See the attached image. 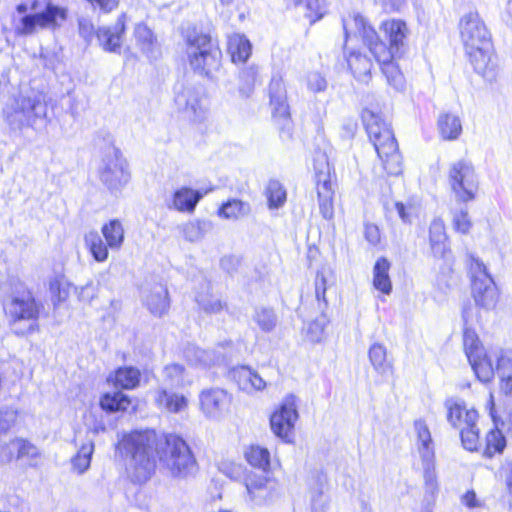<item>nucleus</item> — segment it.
<instances>
[{"label": "nucleus", "instance_id": "obj_1", "mask_svg": "<svg viewBox=\"0 0 512 512\" xmlns=\"http://www.w3.org/2000/svg\"><path fill=\"white\" fill-rule=\"evenodd\" d=\"M130 457L133 480L146 482L156 465L155 456L175 477H187L196 471V460L186 441L176 434L157 433L152 429L134 430L120 442Z\"/></svg>", "mask_w": 512, "mask_h": 512}, {"label": "nucleus", "instance_id": "obj_2", "mask_svg": "<svg viewBox=\"0 0 512 512\" xmlns=\"http://www.w3.org/2000/svg\"><path fill=\"white\" fill-rule=\"evenodd\" d=\"M353 22L357 33L381 66L388 85L396 91L404 90L405 78L394 59L403 52L408 35L406 23L396 19L383 22L380 27L383 39L363 16H355Z\"/></svg>", "mask_w": 512, "mask_h": 512}, {"label": "nucleus", "instance_id": "obj_3", "mask_svg": "<svg viewBox=\"0 0 512 512\" xmlns=\"http://www.w3.org/2000/svg\"><path fill=\"white\" fill-rule=\"evenodd\" d=\"M362 120L384 170L389 175H399L402 171V158L390 126L380 115L369 109L363 110Z\"/></svg>", "mask_w": 512, "mask_h": 512}, {"label": "nucleus", "instance_id": "obj_4", "mask_svg": "<svg viewBox=\"0 0 512 512\" xmlns=\"http://www.w3.org/2000/svg\"><path fill=\"white\" fill-rule=\"evenodd\" d=\"M38 1L33 0L30 6L20 3L16 6V14L12 17V26L17 36H29L38 29L55 30L67 18V10L48 3L44 10L36 12Z\"/></svg>", "mask_w": 512, "mask_h": 512}, {"label": "nucleus", "instance_id": "obj_5", "mask_svg": "<svg viewBox=\"0 0 512 512\" xmlns=\"http://www.w3.org/2000/svg\"><path fill=\"white\" fill-rule=\"evenodd\" d=\"M186 53L192 69L207 77L217 71L221 65V50L212 42L209 35L196 28H187L184 33Z\"/></svg>", "mask_w": 512, "mask_h": 512}, {"label": "nucleus", "instance_id": "obj_6", "mask_svg": "<svg viewBox=\"0 0 512 512\" xmlns=\"http://www.w3.org/2000/svg\"><path fill=\"white\" fill-rule=\"evenodd\" d=\"M46 113L44 96L34 90L21 92L5 111L6 122L14 132L35 128L37 122L46 117Z\"/></svg>", "mask_w": 512, "mask_h": 512}, {"label": "nucleus", "instance_id": "obj_7", "mask_svg": "<svg viewBox=\"0 0 512 512\" xmlns=\"http://www.w3.org/2000/svg\"><path fill=\"white\" fill-rule=\"evenodd\" d=\"M12 289L10 300L5 304V311L12 323L19 321H30L26 330H15L17 335L32 334L38 331L37 319L40 313L41 304H39L32 292L18 278L9 279Z\"/></svg>", "mask_w": 512, "mask_h": 512}, {"label": "nucleus", "instance_id": "obj_8", "mask_svg": "<svg viewBox=\"0 0 512 512\" xmlns=\"http://www.w3.org/2000/svg\"><path fill=\"white\" fill-rule=\"evenodd\" d=\"M175 104L196 123L204 122L209 114L208 99L201 85L178 83L175 88Z\"/></svg>", "mask_w": 512, "mask_h": 512}, {"label": "nucleus", "instance_id": "obj_9", "mask_svg": "<svg viewBox=\"0 0 512 512\" xmlns=\"http://www.w3.org/2000/svg\"><path fill=\"white\" fill-rule=\"evenodd\" d=\"M470 272L472 274V294L477 306L486 310L496 306L498 292L486 265L477 257L470 256Z\"/></svg>", "mask_w": 512, "mask_h": 512}, {"label": "nucleus", "instance_id": "obj_10", "mask_svg": "<svg viewBox=\"0 0 512 512\" xmlns=\"http://www.w3.org/2000/svg\"><path fill=\"white\" fill-rule=\"evenodd\" d=\"M448 182L458 201L468 202L475 198L478 179L471 162L462 159L452 163L448 172Z\"/></svg>", "mask_w": 512, "mask_h": 512}, {"label": "nucleus", "instance_id": "obj_11", "mask_svg": "<svg viewBox=\"0 0 512 512\" xmlns=\"http://www.w3.org/2000/svg\"><path fill=\"white\" fill-rule=\"evenodd\" d=\"M100 180L111 191L119 190L130 180L127 162L116 147H109L105 151L99 167Z\"/></svg>", "mask_w": 512, "mask_h": 512}, {"label": "nucleus", "instance_id": "obj_12", "mask_svg": "<svg viewBox=\"0 0 512 512\" xmlns=\"http://www.w3.org/2000/svg\"><path fill=\"white\" fill-rule=\"evenodd\" d=\"M460 36L465 50L492 48L491 33L476 11L463 15L459 22Z\"/></svg>", "mask_w": 512, "mask_h": 512}, {"label": "nucleus", "instance_id": "obj_13", "mask_svg": "<svg viewBox=\"0 0 512 512\" xmlns=\"http://www.w3.org/2000/svg\"><path fill=\"white\" fill-rule=\"evenodd\" d=\"M297 419L296 397L290 394L283 399L279 409L271 415V430L278 438L289 442Z\"/></svg>", "mask_w": 512, "mask_h": 512}, {"label": "nucleus", "instance_id": "obj_14", "mask_svg": "<svg viewBox=\"0 0 512 512\" xmlns=\"http://www.w3.org/2000/svg\"><path fill=\"white\" fill-rule=\"evenodd\" d=\"M329 479L323 471H313L307 479V495L311 512H328L330 509Z\"/></svg>", "mask_w": 512, "mask_h": 512}, {"label": "nucleus", "instance_id": "obj_15", "mask_svg": "<svg viewBox=\"0 0 512 512\" xmlns=\"http://www.w3.org/2000/svg\"><path fill=\"white\" fill-rule=\"evenodd\" d=\"M199 398L202 412L211 419H219L231 402L229 394L220 388L203 390Z\"/></svg>", "mask_w": 512, "mask_h": 512}, {"label": "nucleus", "instance_id": "obj_16", "mask_svg": "<svg viewBox=\"0 0 512 512\" xmlns=\"http://www.w3.org/2000/svg\"><path fill=\"white\" fill-rule=\"evenodd\" d=\"M447 411L446 419L448 423L459 431L466 426H471L478 420V412L470 408L468 409L465 402L458 398H448L444 402Z\"/></svg>", "mask_w": 512, "mask_h": 512}, {"label": "nucleus", "instance_id": "obj_17", "mask_svg": "<svg viewBox=\"0 0 512 512\" xmlns=\"http://www.w3.org/2000/svg\"><path fill=\"white\" fill-rule=\"evenodd\" d=\"M141 298L150 313L158 317L164 315L170 307L168 290L162 283H147L142 288Z\"/></svg>", "mask_w": 512, "mask_h": 512}, {"label": "nucleus", "instance_id": "obj_18", "mask_svg": "<svg viewBox=\"0 0 512 512\" xmlns=\"http://www.w3.org/2000/svg\"><path fill=\"white\" fill-rule=\"evenodd\" d=\"M475 72L481 75L487 82L492 83L497 77L496 57L492 48H477L466 51Z\"/></svg>", "mask_w": 512, "mask_h": 512}, {"label": "nucleus", "instance_id": "obj_19", "mask_svg": "<svg viewBox=\"0 0 512 512\" xmlns=\"http://www.w3.org/2000/svg\"><path fill=\"white\" fill-rule=\"evenodd\" d=\"M126 15L121 14L113 26L101 27L96 32L99 45L106 52L120 53L125 33Z\"/></svg>", "mask_w": 512, "mask_h": 512}, {"label": "nucleus", "instance_id": "obj_20", "mask_svg": "<svg viewBox=\"0 0 512 512\" xmlns=\"http://www.w3.org/2000/svg\"><path fill=\"white\" fill-rule=\"evenodd\" d=\"M245 486L249 498L257 505L270 502L275 494V483L264 475H248Z\"/></svg>", "mask_w": 512, "mask_h": 512}, {"label": "nucleus", "instance_id": "obj_21", "mask_svg": "<svg viewBox=\"0 0 512 512\" xmlns=\"http://www.w3.org/2000/svg\"><path fill=\"white\" fill-rule=\"evenodd\" d=\"M488 406L489 414L494 422L495 429H492L486 436L485 455L492 457L495 453H502L506 447V439L499 427H505L507 425V428L509 429V425L508 417L506 418V421H504L496 415L492 394L489 396Z\"/></svg>", "mask_w": 512, "mask_h": 512}, {"label": "nucleus", "instance_id": "obj_22", "mask_svg": "<svg viewBox=\"0 0 512 512\" xmlns=\"http://www.w3.org/2000/svg\"><path fill=\"white\" fill-rule=\"evenodd\" d=\"M317 195L319 202V210L325 219H331L334 215L333 184L329 177V172L316 173Z\"/></svg>", "mask_w": 512, "mask_h": 512}, {"label": "nucleus", "instance_id": "obj_23", "mask_svg": "<svg viewBox=\"0 0 512 512\" xmlns=\"http://www.w3.org/2000/svg\"><path fill=\"white\" fill-rule=\"evenodd\" d=\"M203 193L199 190H194L189 187H181L177 189L167 201L168 209H173L179 212L192 213L194 212L197 204L203 198Z\"/></svg>", "mask_w": 512, "mask_h": 512}, {"label": "nucleus", "instance_id": "obj_24", "mask_svg": "<svg viewBox=\"0 0 512 512\" xmlns=\"http://www.w3.org/2000/svg\"><path fill=\"white\" fill-rule=\"evenodd\" d=\"M230 376L239 389L247 393L261 391L267 385L266 381L255 370L247 366L233 368Z\"/></svg>", "mask_w": 512, "mask_h": 512}, {"label": "nucleus", "instance_id": "obj_25", "mask_svg": "<svg viewBox=\"0 0 512 512\" xmlns=\"http://www.w3.org/2000/svg\"><path fill=\"white\" fill-rule=\"evenodd\" d=\"M268 93L273 115L286 119L289 116V106L286 87L281 76L274 75L271 78Z\"/></svg>", "mask_w": 512, "mask_h": 512}, {"label": "nucleus", "instance_id": "obj_26", "mask_svg": "<svg viewBox=\"0 0 512 512\" xmlns=\"http://www.w3.org/2000/svg\"><path fill=\"white\" fill-rule=\"evenodd\" d=\"M183 354L190 364L203 368L220 364L224 361V355L222 353L214 349L204 350L192 344L185 347Z\"/></svg>", "mask_w": 512, "mask_h": 512}, {"label": "nucleus", "instance_id": "obj_27", "mask_svg": "<svg viewBox=\"0 0 512 512\" xmlns=\"http://www.w3.org/2000/svg\"><path fill=\"white\" fill-rule=\"evenodd\" d=\"M472 310V307L469 305L464 307L462 312V318L465 325L463 332V346L468 360L474 359L475 355L481 354L485 351L477 333L468 327L469 323L472 322Z\"/></svg>", "mask_w": 512, "mask_h": 512}, {"label": "nucleus", "instance_id": "obj_28", "mask_svg": "<svg viewBox=\"0 0 512 512\" xmlns=\"http://www.w3.org/2000/svg\"><path fill=\"white\" fill-rule=\"evenodd\" d=\"M134 36L137 45L149 59H157L160 55L159 45L152 31L144 24L135 26Z\"/></svg>", "mask_w": 512, "mask_h": 512}, {"label": "nucleus", "instance_id": "obj_29", "mask_svg": "<svg viewBox=\"0 0 512 512\" xmlns=\"http://www.w3.org/2000/svg\"><path fill=\"white\" fill-rule=\"evenodd\" d=\"M348 66L354 77L363 83H368L371 79L372 61L360 52H352L347 58Z\"/></svg>", "mask_w": 512, "mask_h": 512}, {"label": "nucleus", "instance_id": "obj_30", "mask_svg": "<svg viewBox=\"0 0 512 512\" xmlns=\"http://www.w3.org/2000/svg\"><path fill=\"white\" fill-rule=\"evenodd\" d=\"M429 242L435 257H443L447 250V235L443 220L434 219L429 227Z\"/></svg>", "mask_w": 512, "mask_h": 512}, {"label": "nucleus", "instance_id": "obj_31", "mask_svg": "<svg viewBox=\"0 0 512 512\" xmlns=\"http://www.w3.org/2000/svg\"><path fill=\"white\" fill-rule=\"evenodd\" d=\"M493 350L488 354L482 352L475 355L474 359H469V363L479 381L487 383L490 382L496 370L492 364Z\"/></svg>", "mask_w": 512, "mask_h": 512}, {"label": "nucleus", "instance_id": "obj_32", "mask_svg": "<svg viewBox=\"0 0 512 512\" xmlns=\"http://www.w3.org/2000/svg\"><path fill=\"white\" fill-rule=\"evenodd\" d=\"M252 45L241 34H233L228 38V51L234 63H245L251 55Z\"/></svg>", "mask_w": 512, "mask_h": 512}, {"label": "nucleus", "instance_id": "obj_33", "mask_svg": "<svg viewBox=\"0 0 512 512\" xmlns=\"http://www.w3.org/2000/svg\"><path fill=\"white\" fill-rule=\"evenodd\" d=\"M155 401L159 407H163L172 413H178L187 406L185 396L169 392L166 388H159L156 391Z\"/></svg>", "mask_w": 512, "mask_h": 512}, {"label": "nucleus", "instance_id": "obj_34", "mask_svg": "<svg viewBox=\"0 0 512 512\" xmlns=\"http://www.w3.org/2000/svg\"><path fill=\"white\" fill-rule=\"evenodd\" d=\"M390 262L381 257L377 259L373 267V286L383 294H390L392 283L389 277Z\"/></svg>", "mask_w": 512, "mask_h": 512}, {"label": "nucleus", "instance_id": "obj_35", "mask_svg": "<svg viewBox=\"0 0 512 512\" xmlns=\"http://www.w3.org/2000/svg\"><path fill=\"white\" fill-rule=\"evenodd\" d=\"M250 213V204L239 199H229L218 209V216L227 220H238L248 216Z\"/></svg>", "mask_w": 512, "mask_h": 512}, {"label": "nucleus", "instance_id": "obj_36", "mask_svg": "<svg viewBox=\"0 0 512 512\" xmlns=\"http://www.w3.org/2000/svg\"><path fill=\"white\" fill-rule=\"evenodd\" d=\"M213 229V224L209 220H192L181 226V232L185 240L189 242H198Z\"/></svg>", "mask_w": 512, "mask_h": 512}, {"label": "nucleus", "instance_id": "obj_37", "mask_svg": "<svg viewBox=\"0 0 512 512\" xmlns=\"http://www.w3.org/2000/svg\"><path fill=\"white\" fill-rule=\"evenodd\" d=\"M141 379V372L139 369L132 366L120 367L115 371L114 384L122 389H134L136 388Z\"/></svg>", "mask_w": 512, "mask_h": 512}, {"label": "nucleus", "instance_id": "obj_38", "mask_svg": "<svg viewBox=\"0 0 512 512\" xmlns=\"http://www.w3.org/2000/svg\"><path fill=\"white\" fill-rule=\"evenodd\" d=\"M368 356L377 373L384 375L391 371L392 363L387 359V350L384 345L374 343L369 349Z\"/></svg>", "mask_w": 512, "mask_h": 512}, {"label": "nucleus", "instance_id": "obj_39", "mask_svg": "<svg viewBox=\"0 0 512 512\" xmlns=\"http://www.w3.org/2000/svg\"><path fill=\"white\" fill-rule=\"evenodd\" d=\"M438 128L445 140H455L462 132V125L459 117L452 114L440 115Z\"/></svg>", "mask_w": 512, "mask_h": 512}, {"label": "nucleus", "instance_id": "obj_40", "mask_svg": "<svg viewBox=\"0 0 512 512\" xmlns=\"http://www.w3.org/2000/svg\"><path fill=\"white\" fill-rule=\"evenodd\" d=\"M187 382L185 369L182 365L169 364L164 367L163 384L167 390L183 387Z\"/></svg>", "mask_w": 512, "mask_h": 512}, {"label": "nucleus", "instance_id": "obj_41", "mask_svg": "<svg viewBox=\"0 0 512 512\" xmlns=\"http://www.w3.org/2000/svg\"><path fill=\"white\" fill-rule=\"evenodd\" d=\"M101 232L108 247L111 249H119L121 247L124 241V229L119 220H110L102 226Z\"/></svg>", "mask_w": 512, "mask_h": 512}, {"label": "nucleus", "instance_id": "obj_42", "mask_svg": "<svg viewBox=\"0 0 512 512\" xmlns=\"http://www.w3.org/2000/svg\"><path fill=\"white\" fill-rule=\"evenodd\" d=\"M130 404V398L122 392L106 393L100 399L101 408L107 412L126 411Z\"/></svg>", "mask_w": 512, "mask_h": 512}, {"label": "nucleus", "instance_id": "obj_43", "mask_svg": "<svg viewBox=\"0 0 512 512\" xmlns=\"http://www.w3.org/2000/svg\"><path fill=\"white\" fill-rule=\"evenodd\" d=\"M245 458L251 466L262 472H267L270 467V452L264 447L251 446L245 452Z\"/></svg>", "mask_w": 512, "mask_h": 512}, {"label": "nucleus", "instance_id": "obj_44", "mask_svg": "<svg viewBox=\"0 0 512 512\" xmlns=\"http://www.w3.org/2000/svg\"><path fill=\"white\" fill-rule=\"evenodd\" d=\"M85 243L90 253L97 262H104L108 258L107 246L98 232L90 231L85 235Z\"/></svg>", "mask_w": 512, "mask_h": 512}, {"label": "nucleus", "instance_id": "obj_45", "mask_svg": "<svg viewBox=\"0 0 512 512\" xmlns=\"http://www.w3.org/2000/svg\"><path fill=\"white\" fill-rule=\"evenodd\" d=\"M254 322L263 332H271L275 329L278 318L272 308L259 307L255 309L253 315Z\"/></svg>", "mask_w": 512, "mask_h": 512}, {"label": "nucleus", "instance_id": "obj_46", "mask_svg": "<svg viewBox=\"0 0 512 512\" xmlns=\"http://www.w3.org/2000/svg\"><path fill=\"white\" fill-rule=\"evenodd\" d=\"M195 300L199 307L207 314H218L227 309L226 303L222 302L219 298L214 297L208 293H199L195 296Z\"/></svg>", "mask_w": 512, "mask_h": 512}, {"label": "nucleus", "instance_id": "obj_47", "mask_svg": "<svg viewBox=\"0 0 512 512\" xmlns=\"http://www.w3.org/2000/svg\"><path fill=\"white\" fill-rule=\"evenodd\" d=\"M295 3L306 8L305 16L311 23L320 20L326 13V0H295Z\"/></svg>", "mask_w": 512, "mask_h": 512}, {"label": "nucleus", "instance_id": "obj_48", "mask_svg": "<svg viewBox=\"0 0 512 512\" xmlns=\"http://www.w3.org/2000/svg\"><path fill=\"white\" fill-rule=\"evenodd\" d=\"M266 192L270 208H279L285 203L286 191L278 180H270Z\"/></svg>", "mask_w": 512, "mask_h": 512}, {"label": "nucleus", "instance_id": "obj_49", "mask_svg": "<svg viewBox=\"0 0 512 512\" xmlns=\"http://www.w3.org/2000/svg\"><path fill=\"white\" fill-rule=\"evenodd\" d=\"M93 450L94 444L92 442L83 444L77 455L72 459V466L78 473L81 474L89 468Z\"/></svg>", "mask_w": 512, "mask_h": 512}, {"label": "nucleus", "instance_id": "obj_50", "mask_svg": "<svg viewBox=\"0 0 512 512\" xmlns=\"http://www.w3.org/2000/svg\"><path fill=\"white\" fill-rule=\"evenodd\" d=\"M494 358L496 359V371L500 377H505L506 374H512V350L496 349L493 350Z\"/></svg>", "mask_w": 512, "mask_h": 512}, {"label": "nucleus", "instance_id": "obj_51", "mask_svg": "<svg viewBox=\"0 0 512 512\" xmlns=\"http://www.w3.org/2000/svg\"><path fill=\"white\" fill-rule=\"evenodd\" d=\"M258 76V67L255 65H251L245 67L240 72V81L241 85L239 87V91L243 96L248 97L253 90L256 79Z\"/></svg>", "mask_w": 512, "mask_h": 512}, {"label": "nucleus", "instance_id": "obj_52", "mask_svg": "<svg viewBox=\"0 0 512 512\" xmlns=\"http://www.w3.org/2000/svg\"><path fill=\"white\" fill-rule=\"evenodd\" d=\"M460 437L463 447L468 451H475L479 445V429L477 422L460 430Z\"/></svg>", "mask_w": 512, "mask_h": 512}, {"label": "nucleus", "instance_id": "obj_53", "mask_svg": "<svg viewBox=\"0 0 512 512\" xmlns=\"http://www.w3.org/2000/svg\"><path fill=\"white\" fill-rule=\"evenodd\" d=\"M329 323V319L322 312L315 320H313L307 330V335L312 342H320L324 335V330Z\"/></svg>", "mask_w": 512, "mask_h": 512}, {"label": "nucleus", "instance_id": "obj_54", "mask_svg": "<svg viewBox=\"0 0 512 512\" xmlns=\"http://www.w3.org/2000/svg\"><path fill=\"white\" fill-rule=\"evenodd\" d=\"M327 279L323 271H318L315 277V297L318 308L323 311L327 307L326 299Z\"/></svg>", "mask_w": 512, "mask_h": 512}, {"label": "nucleus", "instance_id": "obj_55", "mask_svg": "<svg viewBox=\"0 0 512 512\" xmlns=\"http://www.w3.org/2000/svg\"><path fill=\"white\" fill-rule=\"evenodd\" d=\"M305 83L308 91L312 93L323 92L328 85L326 78L317 71L309 72L305 76Z\"/></svg>", "mask_w": 512, "mask_h": 512}, {"label": "nucleus", "instance_id": "obj_56", "mask_svg": "<svg viewBox=\"0 0 512 512\" xmlns=\"http://www.w3.org/2000/svg\"><path fill=\"white\" fill-rule=\"evenodd\" d=\"M49 290L54 301H65L69 296V286L59 278H53L49 282Z\"/></svg>", "mask_w": 512, "mask_h": 512}, {"label": "nucleus", "instance_id": "obj_57", "mask_svg": "<svg viewBox=\"0 0 512 512\" xmlns=\"http://www.w3.org/2000/svg\"><path fill=\"white\" fill-rule=\"evenodd\" d=\"M17 411L8 407L0 409V434L7 433L15 424Z\"/></svg>", "mask_w": 512, "mask_h": 512}, {"label": "nucleus", "instance_id": "obj_58", "mask_svg": "<svg viewBox=\"0 0 512 512\" xmlns=\"http://www.w3.org/2000/svg\"><path fill=\"white\" fill-rule=\"evenodd\" d=\"M12 444L17 446L18 458L29 457L31 459H34L39 456L38 448L26 440L17 439L13 441Z\"/></svg>", "mask_w": 512, "mask_h": 512}, {"label": "nucleus", "instance_id": "obj_59", "mask_svg": "<svg viewBox=\"0 0 512 512\" xmlns=\"http://www.w3.org/2000/svg\"><path fill=\"white\" fill-rule=\"evenodd\" d=\"M502 385L501 389L507 395V407L509 411L508 415V425L509 429H512V374H506L505 377H501Z\"/></svg>", "mask_w": 512, "mask_h": 512}, {"label": "nucleus", "instance_id": "obj_60", "mask_svg": "<svg viewBox=\"0 0 512 512\" xmlns=\"http://www.w3.org/2000/svg\"><path fill=\"white\" fill-rule=\"evenodd\" d=\"M453 224L457 231L466 234L471 227L467 210L461 209L459 212H456L453 216Z\"/></svg>", "mask_w": 512, "mask_h": 512}, {"label": "nucleus", "instance_id": "obj_61", "mask_svg": "<svg viewBox=\"0 0 512 512\" xmlns=\"http://www.w3.org/2000/svg\"><path fill=\"white\" fill-rule=\"evenodd\" d=\"M419 445L432 443L430 431L423 420H417L414 423Z\"/></svg>", "mask_w": 512, "mask_h": 512}, {"label": "nucleus", "instance_id": "obj_62", "mask_svg": "<svg viewBox=\"0 0 512 512\" xmlns=\"http://www.w3.org/2000/svg\"><path fill=\"white\" fill-rule=\"evenodd\" d=\"M418 450L422 459L423 465H432L434 463V448L433 443L422 444L418 446Z\"/></svg>", "mask_w": 512, "mask_h": 512}, {"label": "nucleus", "instance_id": "obj_63", "mask_svg": "<svg viewBox=\"0 0 512 512\" xmlns=\"http://www.w3.org/2000/svg\"><path fill=\"white\" fill-rule=\"evenodd\" d=\"M93 7L99 8L105 13H109L116 9L119 4V0H87Z\"/></svg>", "mask_w": 512, "mask_h": 512}, {"label": "nucleus", "instance_id": "obj_64", "mask_svg": "<svg viewBox=\"0 0 512 512\" xmlns=\"http://www.w3.org/2000/svg\"><path fill=\"white\" fill-rule=\"evenodd\" d=\"M365 239L372 245H376L380 241L379 228L374 224H366L364 231Z\"/></svg>", "mask_w": 512, "mask_h": 512}]
</instances>
